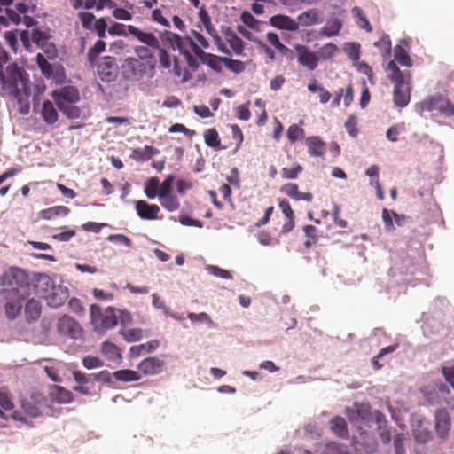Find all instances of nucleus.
Masks as SVG:
<instances>
[{"label":"nucleus","instance_id":"obj_1","mask_svg":"<svg viewBox=\"0 0 454 454\" xmlns=\"http://www.w3.org/2000/svg\"><path fill=\"white\" fill-rule=\"evenodd\" d=\"M30 93L28 76L17 63H9L4 69H0V94L16 100L21 112L25 106L27 113Z\"/></svg>","mask_w":454,"mask_h":454},{"label":"nucleus","instance_id":"obj_2","mask_svg":"<svg viewBox=\"0 0 454 454\" xmlns=\"http://www.w3.org/2000/svg\"><path fill=\"white\" fill-rule=\"evenodd\" d=\"M387 78L394 83L393 100L396 106L404 107L411 100V74L401 71L395 60H390L386 68Z\"/></svg>","mask_w":454,"mask_h":454},{"label":"nucleus","instance_id":"obj_3","mask_svg":"<svg viewBox=\"0 0 454 454\" xmlns=\"http://www.w3.org/2000/svg\"><path fill=\"white\" fill-rule=\"evenodd\" d=\"M128 30L129 35L134 36L140 43L153 49L159 50V60L162 67L169 68L171 67L169 54L165 49L160 47L159 39L153 33L142 31L133 25H128Z\"/></svg>","mask_w":454,"mask_h":454},{"label":"nucleus","instance_id":"obj_4","mask_svg":"<svg viewBox=\"0 0 454 454\" xmlns=\"http://www.w3.org/2000/svg\"><path fill=\"white\" fill-rule=\"evenodd\" d=\"M90 310L91 324L94 330L99 333L114 328L118 323L115 309L112 307L102 310L98 304H92Z\"/></svg>","mask_w":454,"mask_h":454},{"label":"nucleus","instance_id":"obj_5","mask_svg":"<svg viewBox=\"0 0 454 454\" xmlns=\"http://www.w3.org/2000/svg\"><path fill=\"white\" fill-rule=\"evenodd\" d=\"M123 77L130 82H139L146 74L153 76L154 68L141 61V59L129 57L127 58L121 66Z\"/></svg>","mask_w":454,"mask_h":454},{"label":"nucleus","instance_id":"obj_6","mask_svg":"<svg viewBox=\"0 0 454 454\" xmlns=\"http://www.w3.org/2000/svg\"><path fill=\"white\" fill-rule=\"evenodd\" d=\"M1 285L12 288H20V292L28 291L30 289L29 275L21 268L10 267L3 273Z\"/></svg>","mask_w":454,"mask_h":454},{"label":"nucleus","instance_id":"obj_7","mask_svg":"<svg viewBox=\"0 0 454 454\" xmlns=\"http://www.w3.org/2000/svg\"><path fill=\"white\" fill-rule=\"evenodd\" d=\"M43 53L36 55V63L42 74L48 80H52L56 84H62L66 81L65 68L62 65H52Z\"/></svg>","mask_w":454,"mask_h":454},{"label":"nucleus","instance_id":"obj_8","mask_svg":"<svg viewBox=\"0 0 454 454\" xmlns=\"http://www.w3.org/2000/svg\"><path fill=\"white\" fill-rule=\"evenodd\" d=\"M420 113L439 111L444 115L454 116V105L448 99L441 96H433L426 98L418 105Z\"/></svg>","mask_w":454,"mask_h":454},{"label":"nucleus","instance_id":"obj_9","mask_svg":"<svg viewBox=\"0 0 454 454\" xmlns=\"http://www.w3.org/2000/svg\"><path fill=\"white\" fill-rule=\"evenodd\" d=\"M29 294V291L20 292V289L18 288H11L6 291L4 308L9 318L13 319L20 313L23 301Z\"/></svg>","mask_w":454,"mask_h":454},{"label":"nucleus","instance_id":"obj_10","mask_svg":"<svg viewBox=\"0 0 454 454\" xmlns=\"http://www.w3.org/2000/svg\"><path fill=\"white\" fill-rule=\"evenodd\" d=\"M51 35L48 30L34 28L31 33V40L39 48H41L49 59H54L57 57V48L51 42Z\"/></svg>","mask_w":454,"mask_h":454},{"label":"nucleus","instance_id":"obj_11","mask_svg":"<svg viewBox=\"0 0 454 454\" xmlns=\"http://www.w3.org/2000/svg\"><path fill=\"white\" fill-rule=\"evenodd\" d=\"M98 74L105 82H110L115 80L118 74V66L114 57H103L97 67Z\"/></svg>","mask_w":454,"mask_h":454},{"label":"nucleus","instance_id":"obj_12","mask_svg":"<svg viewBox=\"0 0 454 454\" xmlns=\"http://www.w3.org/2000/svg\"><path fill=\"white\" fill-rule=\"evenodd\" d=\"M59 334L72 339H78L82 336V329L79 323L70 316L61 317L57 324Z\"/></svg>","mask_w":454,"mask_h":454},{"label":"nucleus","instance_id":"obj_13","mask_svg":"<svg viewBox=\"0 0 454 454\" xmlns=\"http://www.w3.org/2000/svg\"><path fill=\"white\" fill-rule=\"evenodd\" d=\"M51 98L54 99L57 106L60 103L75 104L80 101V92L74 86H64L60 89L54 90L51 92Z\"/></svg>","mask_w":454,"mask_h":454},{"label":"nucleus","instance_id":"obj_14","mask_svg":"<svg viewBox=\"0 0 454 454\" xmlns=\"http://www.w3.org/2000/svg\"><path fill=\"white\" fill-rule=\"evenodd\" d=\"M32 288L37 296L50 300V290L53 288V284L51 278L45 273H36L34 276Z\"/></svg>","mask_w":454,"mask_h":454},{"label":"nucleus","instance_id":"obj_15","mask_svg":"<svg viewBox=\"0 0 454 454\" xmlns=\"http://www.w3.org/2000/svg\"><path fill=\"white\" fill-rule=\"evenodd\" d=\"M294 50L297 54V61L303 67L309 70H314L318 65V57L311 51L307 46L302 44L294 45Z\"/></svg>","mask_w":454,"mask_h":454},{"label":"nucleus","instance_id":"obj_16","mask_svg":"<svg viewBox=\"0 0 454 454\" xmlns=\"http://www.w3.org/2000/svg\"><path fill=\"white\" fill-rule=\"evenodd\" d=\"M164 360L157 356H149L141 361L138 365V372L144 375H154L160 373L165 367Z\"/></svg>","mask_w":454,"mask_h":454},{"label":"nucleus","instance_id":"obj_17","mask_svg":"<svg viewBox=\"0 0 454 454\" xmlns=\"http://www.w3.org/2000/svg\"><path fill=\"white\" fill-rule=\"evenodd\" d=\"M192 51L203 64H207L216 72L222 71V65L224 64L225 60L224 57H219L214 54L207 53L194 43H192Z\"/></svg>","mask_w":454,"mask_h":454},{"label":"nucleus","instance_id":"obj_18","mask_svg":"<svg viewBox=\"0 0 454 454\" xmlns=\"http://www.w3.org/2000/svg\"><path fill=\"white\" fill-rule=\"evenodd\" d=\"M135 208L141 219L156 220L159 218L158 215L160 209L156 204H148L145 200H137L135 202Z\"/></svg>","mask_w":454,"mask_h":454},{"label":"nucleus","instance_id":"obj_19","mask_svg":"<svg viewBox=\"0 0 454 454\" xmlns=\"http://www.w3.org/2000/svg\"><path fill=\"white\" fill-rule=\"evenodd\" d=\"M280 192L296 201L304 200L310 202L313 200L312 193L300 192L298 185L294 183H287L283 184L280 187Z\"/></svg>","mask_w":454,"mask_h":454},{"label":"nucleus","instance_id":"obj_20","mask_svg":"<svg viewBox=\"0 0 454 454\" xmlns=\"http://www.w3.org/2000/svg\"><path fill=\"white\" fill-rule=\"evenodd\" d=\"M450 429V417L444 409L437 410L435 412V430L438 435L445 438Z\"/></svg>","mask_w":454,"mask_h":454},{"label":"nucleus","instance_id":"obj_21","mask_svg":"<svg viewBox=\"0 0 454 454\" xmlns=\"http://www.w3.org/2000/svg\"><path fill=\"white\" fill-rule=\"evenodd\" d=\"M270 24L278 29L291 32L296 31L299 28V25L294 20L283 14H277L270 17Z\"/></svg>","mask_w":454,"mask_h":454},{"label":"nucleus","instance_id":"obj_22","mask_svg":"<svg viewBox=\"0 0 454 454\" xmlns=\"http://www.w3.org/2000/svg\"><path fill=\"white\" fill-rule=\"evenodd\" d=\"M50 398L57 403H69L73 401V393L63 387L54 385L50 391Z\"/></svg>","mask_w":454,"mask_h":454},{"label":"nucleus","instance_id":"obj_23","mask_svg":"<svg viewBox=\"0 0 454 454\" xmlns=\"http://www.w3.org/2000/svg\"><path fill=\"white\" fill-rule=\"evenodd\" d=\"M308 152L311 156H323L326 151V144L318 136H312L306 139Z\"/></svg>","mask_w":454,"mask_h":454},{"label":"nucleus","instance_id":"obj_24","mask_svg":"<svg viewBox=\"0 0 454 454\" xmlns=\"http://www.w3.org/2000/svg\"><path fill=\"white\" fill-rule=\"evenodd\" d=\"M160 153V151L151 145H145L144 148L134 149L130 154V158L138 162L149 160L153 156Z\"/></svg>","mask_w":454,"mask_h":454},{"label":"nucleus","instance_id":"obj_25","mask_svg":"<svg viewBox=\"0 0 454 454\" xmlns=\"http://www.w3.org/2000/svg\"><path fill=\"white\" fill-rule=\"evenodd\" d=\"M43 120L48 125H53L59 118V114L53 105V103L50 100H46L43 103L42 111H41Z\"/></svg>","mask_w":454,"mask_h":454},{"label":"nucleus","instance_id":"obj_26","mask_svg":"<svg viewBox=\"0 0 454 454\" xmlns=\"http://www.w3.org/2000/svg\"><path fill=\"white\" fill-rule=\"evenodd\" d=\"M342 27L341 21L335 18L326 21L325 26L320 29L319 35L325 37H333L339 35Z\"/></svg>","mask_w":454,"mask_h":454},{"label":"nucleus","instance_id":"obj_27","mask_svg":"<svg viewBox=\"0 0 454 454\" xmlns=\"http://www.w3.org/2000/svg\"><path fill=\"white\" fill-rule=\"evenodd\" d=\"M331 429L333 432V434L340 438H348V429L347 427L346 420L341 417H334L330 421Z\"/></svg>","mask_w":454,"mask_h":454},{"label":"nucleus","instance_id":"obj_28","mask_svg":"<svg viewBox=\"0 0 454 454\" xmlns=\"http://www.w3.org/2000/svg\"><path fill=\"white\" fill-rule=\"evenodd\" d=\"M134 51L137 56V59L149 65L151 68H155L156 59L148 47L138 45L134 48Z\"/></svg>","mask_w":454,"mask_h":454},{"label":"nucleus","instance_id":"obj_29","mask_svg":"<svg viewBox=\"0 0 454 454\" xmlns=\"http://www.w3.org/2000/svg\"><path fill=\"white\" fill-rule=\"evenodd\" d=\"M70 213V209L65 206H55L40 212L43 219L52 220L58 216H66Z\"/></svg>","mask_w":454,"mask_h":454},{"label":"nucleus","instance_id":"obj_30","mask_svg":"<svg viewBox=\"0 0 454 454\" xmlns=\"http://www.w3.org/2000/svg\"><path fill=\"white\" fill-rule=\"evenodd\" d=\"M42 312V306L39 301L30 299L25 306L27 318L31 321L37 320Z\"/></svg>","mask_w":454,"mask_h":454},{"label":"nucleus","instance_id":"obj_31","mask_svg":"<svg viewBox=\"0 0 454 454\" xmlns=\"http://www.w3.org/2000/svg\"><path fill=\"white\" fill-rule=\"evenodd\" d=\"M204 140L207 146L215 150H221V139L217 130L214 128L207 129L204 131Z\"/></svg>","mask_w":454,"mask_h":454},{"label":"nucleus","instance_id":"obj_32","mask_svg":"<svg viewBox=\"0 0 454 454\" xmlns=\"http://www.w3.org/2000/svg\"><path fill=\"white\" fill-rule=\"evenodd\" d=\"M101 352L108 360L113 362H116L121 357L118 348L114 343L109 341H105L102 343Z\"/></svg>","mask_w":454,"mask_h":454},{"label":"nucleus","instance_id":"obj_33","mask_svg":"<svg viewBox=\"0 0 454 454\" xmlns=\"http://www.w3.org/2000/svg\"><path fill=\"white\" fill-rule=\"evenodd\" d=\"M145 193L148 199L160 198V180L158 177H151L145 184Z\"/></svg>","mask_w":454,"mask_h":454},{"label":"nucleus","instance_id":"obj_34","mask_svg":"<svg viewBox=\"0 0 454 454\" xmlns=\"http://www.w3.org/2000/svg\"><path fill=\"white\" fill-rule=\"evenodd\" d=\"M113 375L116 380L124 382L137 381L141 379L138 372L129 369L115 371Z\"/></svg>","mask_w":454,"mask_h":454},{"label":"nucleus","instance_id":"obj_35","mask_svg":"<svg viewBox=\"0 0 454 454\" xmlns=\"http://www.w3.org/2000/svg\"><path fill=\"white\" fill-rule=\"evenodd\" d=\"M160 205L168 211H176L180 207V202L178 198L175 194H168L165 197L159 198Z\"/></svg>","mask_w":454,"mask_h":454},{"label":"nucleus","instance_id":"obj_36","mask_svg":"<svg viewBox=\"0 0 454 454\" xmlns=\"http://www.w3.org/2000/svg\"><path fill=\"white\" fill-rule=\"evenodd\" d=\"M227 42L233 52L238 56H244V42L234 33L227 35Z\"/></svg>","mask_w":454,"mask_h":454},{"label":"nucleus","instance_id":"obj_37","mask_svg":"<svg viewBox=\"0 0 454 454\" xmlns=\"http://www.w3.org/2000/svg\"><path fill=\"white\" fill-rule=\"evenodd\" d=\"M395 60L400 65L411 67L412 66V60L407 51L401 46L396 45L394 49Z\"/></svg>","mask_w":454,"mask_h":454},{"label":"nucleus","instance_id":"obj_38","mask_svg":"<svg viewBox=\"0 0 454 454\" xmlns=\"http://www.w3.org/2000/svg\"><path fill=\"white\" fill-rule=\"evenodd\" d=\"M303 231L307 237V240L304 242V247L309 249L312 245H316L318 241L317 229L313 225L303 226Z\"/></svg>","mask_w":454,"mask_h":454},{"label":"nucleus","instance_id":"obj_39","mask_svg":"<svg viewBox=\"0 0 454 454\" xmlns=\"http://www.w3.org/2000/svg\"><path fill=\"white\" fill-rule=\"evenodd\" d=\"M374 46L379 49L383 58L390 56L392 43L387 35H382L379 41L374 43Z\"/></svg>","mask_w":454,"mask_h":454},{"label":"nucleus","instance_id":"obj_40","mask_svg":"<svg viewBox=\"0 0 454 454\" xmlns=\"http://www.w3.org/2000/svg\"><path fill=\"white\" fill-rule=\"evenodd\" d=\"M106 43L103 40H98L93 47L87 53V59L90 65H93L98 56L106 50Z\"/></svg>","mask_w":454,"mask_h":454},{"label":"nucleus","instance_id":"obj_41","mask_svg":"<svg viewBox=\"0 0 454 454\" xmlns=\"http://www.w3.org/2000/svg\"><path fill=\"white\" fill-rule=\"evenodd\" d=\"M58 107L68 119H78L82 114L81 109L78 106H74V104L64 105V103H60Z\"/></svg>","mask_w":454,"mask_h":454},{"label":"nucleus","instance_id":"obj_42","mask_svg":"<svg viewBox=\"0 0 454 454\" xmlns=\"http://www.w3.org/2000/svg\"><path fill=\"white\" fill-rule=\"evenodd\" d=\"M352 12L355 15V17L357 18V24L361 28L366 30L367 32L372 31V27L371 26L369 20H367L363 10L360 7H354L352 9Z\"/></svg>","mask_w":454,"mask_h":454},{"label":"nucleus","instance_id":"obj_43","mask_svg":"<svg viewBox=\"0 0 454 454\" xmlns=\"http://www.w3.org/2000/svg\"><path fill=\"white\" fill-rule=\"evenodd\" d=\"M338 51L337 46L333 43H327L322 46L317 51L318 59L326 60L332 59Z\"/></svg>","mask_w":454,"mask_h":454},{"label":"nucleus","instance_id":"obj_44","mask_svg":"<svg viewBox=\"0 0 454 454\" xmlns=\"http://www.w3.org/2000/svg\"><path fill=\"white\" fill-rule=\"evenodd\" d=\"M4 8L7 16H0V24L4 26H8L10 22L13 24H19L21 20L20 14L14 10L9 9L8 7Z\"/></svg>","mask_w":454,"mask_h":454},{"label":"nucleus","instance_id":"obj_45","mask_svg":"<svg viewBox=\"0 0 454 454\" xmlns=\"http://www.w3.org/2000/svg\"><path fill=\"white\" fill-rule=\"evenodd\" d=\"M286 136L291 143L302 139L305 136V131L297 124L291 125L286 132Z\"/></svg>","mask_w":454,"mask_h":454},{"label":"nucleus","instance_id":"obj_46","mask_svg":"<svg viewBox=\"0 0 454 454\" xmlns=\"http://www.w3.org/2000/svg\"><path fill=\"white\" fill-rule=\"evenodd\" d=\"M303 171V168L300 164H294L292 168H283L281 176L284 179H295Z\"/></svg>","mask_w":454,"mask_h":454},{"label":"nucleus","instance_id":"obj_47","mask_svg":"<svg viewBox=\"0 0 454 454\" xmlns=\"http://www.w3.org/2000/svg\"><path fill=\"white\" fill-rule=\"evenodd\" d=\"M78 17L82 27L87 30H92L94 22L98 20L91 12H79Z\"/></svg>","mask_w":454,"mask_h":454},{"label":"nucleus","instance_id":"obj_48","mask_svg":"<svg viewBox=\"0 0 454 454\" xmlns=\"http://www.w3.org/2000/svg\"><path fill=\"white\" fill-rule=\"evenodd\" d=\"M123 339L128 342H135L142 339L143 332L139 328L128 329L121 332Z\"/></svg>","mask_w":454,"mask_h":454},{"label":"nucleus","instance_id":"obj_49","mask_svg":"<svg viewBox=\"0 0 454 454\" xmlns=\"http://www.w3.org/2000/svg\"><path fill=\"white\" fill-rule=\"evenodd\" d=\"M24 412L31 418H36L43 413V405H34L30 402H24L22 403Z\"/></svg>","mask_w":454,"mask_h":454},{"label":"nucleus","instance_id":"obj_50","mask_svg":"<svg viewBox=\"0 0 454 454\" xmlns=\"http://www.w3.org/2000/svg\"><path fill=\"white\" fill-rule=\"evenodd\" d=\"M174 181L175 176L173 175H169L161 184H160V197H165L166 195L172 194Z\"/></svg>","mask_w":454,"mask_h":454},{"label":"nucleus","instance_id":"obj_51","mask_svg":"<svg viewBox=\"0 0 454 454\" xmlns=\"http://www.w3.org/2000/svg\"><path fill=\"white\" fill-rule=\"evenodd\" d=\"M192 36H190L188 39L190 41L191 46L192 47V43L195 45H198V47L201 48H208L209 43L207 40L199 32L192 30Z\"/></svg>","mask_w":454,"mask_h":454},{"label":"nucleus","instance_id":"obj_52","mask_svg":"<svg viewBox=\"0 0 454 454\" xmlns=\"http://www.w3.org/2000/svg\"><path fill=\"white\" fill-rule=\"evenodd\" d=\"M224 65L235 74H240L246 69V65L240 60L225 58Z\"/></svg>","mask_w":454,"mask_h":454},{"label":"nucleus","instance_id":"obj_53","mask_svg":"<svg viewBox=\"0 0 454 454\" xmlns=\"http://www.w3.org/2000/svg\"><path fill=\"white\" fill-rule=\"evenodd\" d=\"M240 19L242 22L248 27L258 30L260 22L257 20L249 12H244L241 13Z\"/></svg>","mask_w":454,"mask_h":454},{"label":"nucleus","instance_id":"obj_54","mask_svg":"<svg viewBox=\"0 0 454 454\" xmlns=\"http://www.w3.org/2000/svg\"><path fill=\"white\" fill-rule=\"evenodd\" d=\"M187 317L192 322H200V323H206L209 326H211L214 322L211 319V317L206 313V312H200L199 314L190 312L187 315Z\"/></svg>","mask_w":454,"mask_h":454},{"label":"nucleus","instance_id":"obj_55","mask_svg":"<svg viewBox=\"0 0 454 454\" xmlns=\"http://www.w3.org/2000/svg\"><path fill=\"white\" fill-rule=\"evenodd\" d=\"M82 365L87 369H95L102 367L104 362L97 356H86L82 359Z\"/></svg>","mask_w":454,"mask_h":454},{"label":"nucleus","instance_id":"obj_56","mask_svg":"<svg viewBox=\"0 0 454 454\" xmlns=\"http://www.w3.org/2000/svg\"><path fill=\"white\" fill-rule=\"evenodd\" d=\"M393 210H388L387 208H383L382 210V220L384 223V227L387 231H394L395 230V227L393 223Z\"/></svg>","mask_w":454,"mask_h":454},{"label":"nucleus","instance_id":"obj_57","mask_svg":"<svg viewBox=\"0 0 454 454\" xmlns=\"http://www.w3.org/2000/svg\"><path fill=\"white\" fill-rule=\"evenodd\" d=\"M207 270L211 275H214V276L221 278L230 279L232 278L231 274L228 270H226L224 269H221L215 265H208L207 267Z\"/></svg>","mask_w":454,"mask_h":454},{"label":"nucleus","instance_id":"obj_58","mask_svg":"<svg viewBox=\"0 0 454 454\" xmlns=\"http://www.w3.org/2000/svg\"><path fill=\"white\" fill-rule=\"evenodd\" d=\"M108 33L112 35L127 36L129 33L128 26L121 23H114L108 28Z\"/></svg>","mask_w":454,"mask_h":454},{"label":"nucleus","instance_id":"obj_59","mask_svg":"<svg viewBox=\"0 0 454 454\" xmlns=\"http://www.w3.org/2000/svg\"><path fill=\"white\" fill-rule=\"evenodd\" d=\"M299 20L303 22L305 26L312 25L317 20V12L314 11L305 12L299 16Z\"/></svg>","mask_w":454,"mask_h":454},{"label":"nucleus","instance_id":"obj_60","mask_svg":"<svg viewBox=\"0 0 454 454\" xmlns=\"http://www.w3.org/2000/svg\"><path fill=\"white\" fill-rule=\"evenodd\" d=\"M107 25L105 18L98 19L94 22L93 29L95 30L99 38H103L106 35Z\"/></svg>","mask_w":454,"mask_h":454},{"label":"nucleus","instance_id":"obj_61","mask_svg":"<svg viewBox=\"0 0 454 454\" xmlns=\"http://www.w3.org/2000/svg\"><path fill=\"white\" fill-rule=\"evenodd\" d=\"M4 40L9 48L12 50L14 52H16L19 45L16 34L12 31L6 32L4 34Z\"/></svg>","mask_w":454,"mask_h":454},{"label":"nucleus","instance_id":"obj_62","mask_svg":"<svg viewBox=\"0 0 454 454\" xmlns=\"http://www.w3.org/2000/svg\"><path fill=\"white\" fill-rule=\"evenodd\" d=\"M249 102L236 107V116L242 121H248L251 114L248 108Z\"/></svg>","mask_w":454,"mask_h":454},{"label":"nucleus","instance_id":"obj_63","mask_svg":"<svg viewBox=\"0 0 454 454\" xmlns=\"http://www.w3.org/2000/svg\"><path fill=\"white\" fill-rule=\"evenodd\" d=\"M345 128L347 132L352 137H356L357 136L358 130L356 129V116H349L348 119L345 122Z\"/></svg>","mask_w":454,"mask_h":454},{"label":"nucleus","instance_id":"obj_64","mask_svg":"<svg viewBox=\"0 0 454 454\" xmlns=\"http://www.w3.org/2000/svg\"><path fill=\"white\" fill-rule=\"evenodd\" d=\"M68 306L70 309L77 315L81 316L85 312L84 307L82 306L81 301L77 298H72L68 302Z\"/></svg>","mask_w":454,"mask_h":454}]
</instances>
